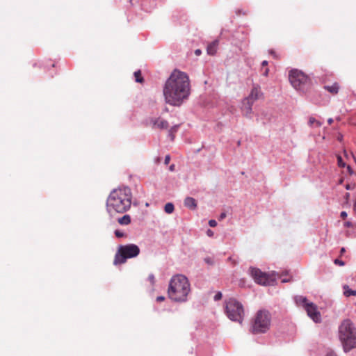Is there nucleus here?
Wrapping results in <instances>:
<instances>
[{
  "instance_id": "1",
  "label": "nucleus",
  "mask_w": 356,
  "mask_h": 356,
  "mask_svg": "<svg viewBox=\"0 0 356 356\" xmlns=\"http://www.w3.org/2000/svg\"><path fill=\"white\" fill-rule=\"evenodd\" d=\"M163 93L166 104L174 106H180L191 93L188 74L179 70H174L165 81Z\"/></svg>"
},
{
  "instance_id": "2",
  "label": "nucleus",
  "mask_w": 356,
  "mask_h": 356,
  "mask_svg": "<svg viewBox=\"0 0 356 356\" xmlns=\"http://www.w3.org/2000/svg\"><path fill=\"white\" fill-rule=\"evenodd\" d=\"M131 204V193L129 188H119L111 191L106 201V209L109 213H124Z\"/></svg>"
},
{
  "instance_id": "3",
  "label": "nucleus",
  "mask_w": 356,
  "mask_h": 356,
  "mask_svg": "<svg viewBox=\"0 0 356 356\" xmlns=\"http://www.w3.org/2000/svg\"><path fill=\"white\" fill-rule=\"evenodd\" d=\"M190 291V284L187 277L183 275H176L170 281L168 295L172 301L185 302Z\"/></svg>"
},
{
  "instance_id": "4",
  "label": "nucleus",
  "mask_w": 356,
  "mask_h": 356,
  "mask_svg": "<svg viewBox=\"0 0 356 356\" xmlns=\"http://www.w3.org/2000/svg\"><path fill=\"white\" fill-rule=\"evenodd\" d=\"M339 339L346 352L356 348V329L349 320H344L339 327Z\"/></svg>"
},
{
  "instance_id": "5",
  "label": "nucleus",
  "mask_w": 356,
  "mask_h": 356,
  "mask_svg": "<svg viewBox=\"0 0 356 356\" xmlns=\"http://www.w3.org/2000/svg\"><path fill=\"white\" fill-rule=\"evenodd\" d=\"M140 252L139 247L134 243L120 245L115 255L113 264L115 265L124 264L128 259L136 257Z\"/></svg>"
},
{
  "instance_id": "6",
  "label": "nucleus",
  "mask_w": 356,
  "mask_h": 356,
  "mask_svg": "<svg viewBox=\"0 0 356 356\" xmlns=\"http://www.w3.org/2000/svg\"><path fill=\"white\" fill-rule=\"evenodd\" d=\"M270 314L266 310H259L256 314L251 327L254 334L265 333L270 326Z\"/></svg>"
},
{
  "instance_id": "7",
  "label": "nucleus",
  "mask_w": 356,
  "mask_h": 356,
  "mask_svg": "<svg viewBox=\"0 0 356 356\" xmlns=\"http://www.w3.org/2000/svg\"><path fill=\"white\" fill-rule=\"evenodd\" d=\"M225 312L228 318L238 323H241L244 316V309L242 304L234 298L226 302Z\"/></svg>"
},
{
  "instance_id": "8",
  "label": "nucleus",
  "mask_w": 356,
  "mask_h": 356,
  "mask_svg": "<svg viewBox=\"0 0 356 356\" xmlns=\"http://www.w3.org/2000/svg\"><path fill=\"white\" fill-rule=\"evenodd\" d=\"M289 79L292 86L298 90H304L310 82L305 74L296 69L290 71Z\"/></svg>"
},
{
  "instance_id": "9",
  "label": "nucleus",
  "mask_w": 356,
  "mask_h": 356,
  "mask_svg": "<svg viewBox=\"0 0 356 356\" xmlns=\"http://www.w3.org/2000/svg\"><path fill=\"white\" fill-rule=\"evenodd\" d=\"M250 273L254 282L260 285H273L275 281L273 275L262 272L257 268H250Z\"/></svg>"
},
{
  "instance_id": "10",
  "label": "nucleus",
  "mask_w": 356,
  "mask_h": 356,
  "mask_svg": "<svg viewBox=\"0 0 356 356\" xmlns=\"http://www.w3.org/2000/svg\"><path fill=\"white\" fill-rule=\"evenodd\" d=\"M307 315L316 323H318L321 320V313L318 312L317 306L312 302H310L305 308Z\"/></svg>"
},
{
  "instance_id": "11",
  "label": "nucleus",
  "mask_w": 356,
  "mask_h": 356,
  "mask_svg": "<svg viewBox=\"0 0 356 356\" xmlns=\"http://www.w3.org/2000/svg\"><path fill=\"white\" fill-rule=\"evenodd\" d=\"M253 104L254 102H251L247 97L242 100L241 110L243 115L249 117L251 115Z\"/></svg>"
},
{
  "instance_id": "12",
  "label": "nucleus",
  "mask_w": 356,
  "mask_h": 356,
  "mask_svg": "<svg viewBox=\"0 0 356 356\" xmlns=\"http://www.w3.org/2000/svg\"><path fill=\"white\" fill-rule=\"evenodd\" d=\"M263 96V93L261 91L260 86L259 85H254L249 95L247 97L251 102H256Z\"/></svg>"
},
{
  "instance_id": "13",
  "label": "nucleus",
  "mask_w": 356,
  "mask_h": 356,
  "mask_svg": "<svg viewBox=\"0 0 356 356\" xmlns=\"http://www.w3.org/2000/svg\"><path fill=\"white\" fill-rule=\"evenodd\" d=\"M150 122L152 124L153 128L166 129L168 127V122L161 118H152Z\"/></svg>"
},
{
  "instance_id": "14",
  "label": "nucleus",
  "mask_w": 356,
  "mask_h": 356,
  "mask_svg": "<svg viewBox=\"0 0 356 356\" xmlns=\"http://www.w3.org/2000/svg\"><path fill=\"white\" fill-rule=\"evenodd\" d=\"M184 206L191 210H195L197 208L196 200L191 197H187L184 202Z\"/></svg>"
},
{
  "instance_id": "15",
  "label": "nucleus",
  "mask_w": 356,
  "mask_h": 356,
  "mask_svg": "<svg viewBox=\"0 0 356 356\" xmlns=\"http://www.w3.org/2000/svg\"><path fill=\"white\" fill-rule=\"evenodd\" d=\"M218 45V41L214 40L212 42H211L207 48V54L209 55H214L217 51V48Z\"/></svg>"
},
{
  "instance_id": "16",
  "label": "nucleus",
  "mask_w": 356,
  "mask_h": 356,
  "mask_svg": "<svg viewBox=\"0 0 356 356\" xmlns=\"http://www.w3.org/2000/svg\"><path fill=\"white\" fill-rule=\"evenodd\" d=\"M324 88L332 95H336L339 90V85L338 83H334L331 86H325Z\"/></svg>"
},
{
  "instance_id": "17",
  "label": "nucleus",
  "mask_w": 356,
  "mask_h": 356,
  "mask_svg": "<svg viewBox=\"0 0 356 356\" xmlns=\"http://www.w3.org/2000/svg\"><path fill=\"white\" fill-rule=\"evenodd\" d=\"M295 300L298 306H302L304 309L310 303L305 297L302 296H296Z\"/></svg>"
},
{
  "instance_id": "18",
  "label": "nucleus",
  "mask_w": 356,
  "mask_h": 356,
  "mask_svg": "<svg viewBox=\"0 0 356 356\" xmlns=\"http://www.w3.org/2000/svg\"><path fill=\"white\" fill-rule=\"evenodd\" d=\"M118 222L121 225H127L131 223V217L129 215H124L122 217L118 218Z\"/></svg>"
},
{
  "instance_id": "19",
  "label": "nucleus",
  "mask_w": 356,
  "mask_h": 356,
  "mask_svg": "<svg viewBox=\"0 0 356 356\" xmlns=\"http://www.w3.org/2000/svg\"><path fill=\"white\" fill-rule=\"evenodd\" d=\"M308 124L312 127H320L322 125V123L314 117H310L309 118Z\"/></svg>"
},
{
  "instance_id": "20",
  "label": "nucleus",
  "mask_w": 356,
  "mask_h": 356,
  "mask_svg": "<svg viewBox=\"0 0 356 356\" xmlns=\"http://www.w3.org/2000/svg\"><path fill=\"white\" fill-rule=\"evenodd\" d=\"M343 294L346 296V297H349L350 296H356V290H352L351 289L349 288L348 286L347 285H345L343 286Z\"/></svg>"
},
{
  "instance_id": "21",
  "label": "nucleus",
  "mask_w": 356,
  "mask_h": 356,
  "mask_svg": "<svg viewBox=\"0 0 356 356\" xmlns=\"http://www.w3.org/2000/svg\"><path fill=\"white\" fill-rule=\"evenodd\" d=\"M134 76H135V80L136 82L140 83H143L144 79H143V77L142 76L140 70H138V71L135 72Z\"/></svg>"
},
{
  "instance_id": "22",
  "label": "nucleus",
  "mask_w": 356,
  "mask_h": 356,
  "mask_svg": "<svg viewBox=\"0 0 356 356\" xmlns=\"http://www.w3.org/2000/svg\"><path fill=\"white\" fill-rule=\"evenodd\" d=\"M175 209L174 205L172 203H167L165 205L164 210L167 213H172Z\"/></svg>"
},
{
  "instance_id": "23",
  "label": "nucleus",
  "mask_w": 356,
  "mask_h": 356,
  "mask_svg": "<svg viewBox=\"0 0 356 356\" xmlns=\"http://www.w3.org/2000/svg\"><path fill=\"white\" fill-rule=\"evenodd\" d=\"M337 161H338L339 166L342 167V168L345 167L346 163L343 161L341 156H337Z\"/></svg>"
},
{
  "instance_id": "24",
  "label": "nucleus",
  "mask_w": 356,
  "mask_h": 356,
  "mask_svg": "<svg viewBox=\"0 0 356 356\" xmlns=\"http://www.w3.org/2000/svg\"><path fill=\"white\" fill-rule=\"evenodd\" d=\"M115 235L118 238H122V237H124L125 236L123 232H122L121 231H120V230H115Z\"/></svg>"
},
{
  "instance_id": "25",
  "label": "nucleus",
  "mask_w": 356,
  "mask_h": 356,
  "mask_svg": "<svg viewBox=\"0 0 356 356\" xmlns=\"http://www.w3.org/2000/svg\"><path fill=\"white\" fill-rule=\"evenodd\" d=\"M209 225L211 227H215L217 225V222L215 220H210L209 221Z\"/></svg>"
},
{
  "instance_id": "26",
  "label": "nucleus",
  "mask_w": 356,
  "mask_h": 356,
  "mask_svg": "<svg viewBox=\"0 0 356 356\" xmlns=\"http://www.w3.org/2000/svg\"><path fill=\"white\" fill-rule=\"evenodd\" d=\"M334 262L335 264H337V265H339L341 266L345 265V263L339 259H336Z\"/></svg>"
},
{
  "instance_id": "27",
  "label": "nucleus",
  "mask_w": 356,
  "mask_h": 356,
  "mask_svg": "<svg viewBox=\"0 0 356 356\" xmlns=\"http://www.w3.org/2000/svg\"><path fill=\"white\" fill-rule=\"evenodd\" d=\"M176 131V127H173L170 130V136L171 137V139L173 140L174 139V133Z\"/></svg>"
},
{
  "instance_id": "28",
  "label": "nucleus",
  "mask_w": 356,
  "mask_h": 356,
  "mask_svg": "<svg viewBox=\"0 0 356 356\" xmlns=\"http://www.w3.org/2000/svg\"><path fill=\"white\" fill-rule=\"evenodd\" d=\"M222 298V293L221 292H218L215 296H214V300H219Z\"/></svg>"
},
{
  "instance_id": "29",
  "label": "nucleus",
  "mask_w": 356,
  "mask_h": 356,
  "mask_svg": "<svg viewBox=\"0 0 356 356\" xmlns=\"http://www.w3.org/2000/svg\"><path fill=\"white\" fill-rule=\"evenodd\" d=\"M170 161V156L169 154L166 155L164 160L165 165H168Z\"/></svg>"
},
{
  "instance_id": "30",
  "label": "nucleus",
  "mask_w": 356,
  "mask_h": 356,
  "mask_svg": "<svg viewBox=\"0 0 356 356\" xmlns=\"http://www.w3.org/2000/svg\"><path fill=\"white\" fill-rule=\"evenodd\" d=\"M269 54L270 55H272L274 58H277V55L276 52L274 50H273V49L270 50L269 51Z\"/></svg>"
},
{
  "instance_id": "31",
  "label": "nucleus",
  "mask_w": 356,
  "mask_h": 356,
  "mask_svg": "<svg viewBox=\"0 0 356 356\" xmlns=\"http://www.w3.org/2000/svg\"><path fill=\"white\" fill-rule=\"evenodd\" d=\"M344 226L346 227H350L353 226L352 223L349 221H347V222H344Z\"/></svg>"
},
{
  "instance_id": "32",
  "label": "nucleus",
  "mask_w": 356,
  "mask_h": 356,
  "mask_svg": "<svg viewBox=\"0 0 356 356\" xmlns=\"http://www.w3.org/2000/svg\"><path fill=\"white\" fill-rule=\"evenodd\" d=\"M341 217L343 219L346 218L347 217V213L346 211H342L341 213Z\"/></svg>"
},
{
  "instance_id": "33",
  "label": "nucleus",
  "mask_w": 356,
  "mask_h": 356,
  "mask_svg": "<svg viewBox=\"0 0 356 356\" xmlns=\"http://www.w3.org/2000/svg\"><path fill=\"white\" fill-rule=\"evenodd\" d=\"M164 299H165V298L163 296H158L156 298V300L158 302H161V301L164 300Z\"/></svg>"
},
{
  "instance_id": "34",
  "label": "nucleus",
  "mask_w": 356,
  "mask_h": 356,
  "mask_svg": "<svg viewBox=\"0 0 356 356\" xmlns=\"http://www.w3.org/2000/svg\"><path fill=\"white\" fill-rule=\"evenodd\" d=\"M201 53H202V51H201V50H200V49H196V50L195 51V54L196 56H200V55L201 54Z\"/></svg>"
},
{
  "instance_id": "35",
  "label": "nucleus",
  "mask_w": 356,
  "mask_h": 356,
  "mask_svg": "<svg viewBox=\"0 0 356 356\" xmlns=\"http://www.w3.org/2000/svg\"><path fill=\"white\" fill-rule=\"evenodd\" d=\"M226 217V213H222L220 215V218L219 219L220 220H222L223 218H225Z\"/></svg>"
},
{
  "instance_id": "36",
  "label": "nucleus",
  "mask_w": 356,
  "mask_h": 356,
  "mask_svg": "<svg viewBox=\"0 0 356 356\" xmlns=\"http://www.w3.org/2000/svg\"><path fill=\"white\" fill-rule=\"evenodd\" d=\"M347 170H348V172H349V174H350V175H352V174H353V170L351 169V168H350V165H348V166H347Z\"/></svg>"
},
{
  "instance_id": "37",
  "label": "nucleus",
  "mask_w": 356,
  "mask_h": 356,
  "mask_svg": "<svg viewBox=\"0 0 356 356\" xmlns=\"http://www.w3.org/2000/svg\"><path fill=\"white\" fill-rule=\"evenodd\" d=\"M268 72H269V70H268V68H266V69H265V70H264V73H263V74H264V76H268Z\"/></svg>"
},
{
  "instance_id": "38",
  "label": "nucleus",
  "mask_w": 356,
  "mask_h": 356,
  "mask_svg": "<svg viewBox=\"0 0 356 356\" xmlns=\"http://www.w3.org/2000/svg\"><path fill=\"white\" fill-rule=\"evenodd\" d=\"M175 165L174 164H172L170 168H169V170L170 171H174L175 170Z\"/></svg>"
},
{
  "instance_id": "39",
  "label": "nucleus",
  "mask_w": 356,
  "mask_h": 356,
  "mask_svg": "<svg viewBox=\"0 0 356 356\" xmlns=\"http://www.w3.org/2000/svg\"><path fill=\"white\" fill-rule=\"evenodd\" d=\"M229 260L232 261L233 265H236V262L235 260H232L231 257L229 258Z\"/></svg>"
},
{
  "instance_id": "40",
  "label": "nucleus",
  "mask_w": 356,
  "mask_h": 356,
  "mask_svg": "<svg viewBox=\"0 0 356 356\" xmlns=\"http://www.w3.org/2000/svg\"><path fill=\"white\" fill-rule=\"evenodd\" d=\"M327 122L329 123V124H331L333 122V119L332 118H329L328 120H327Z\"/></svg>"
},
{
  "instance_id": "41",
  "label": "nucleus",
  "mask_w": 356,
  "mask_h": 356,
  "mask_svg": "<svg viewBox=\"0 0 356 356\" xmlns=\"http://www.w3.org/2000/svg\"><path fill=\"white\" fill-rule=\"evenodd\" d=\"M345 252H346L345 248H342L341 249V251H340L341 254H343Z\"/></svg>"
},
{
  "instance_id": "42",
  "label": "nucleus",
  "mask_w": 356,
  "mask_h": 356,
  "mask_svg": "<svg viewBox=\"0 0 356 356\" xmlns=\"http://www.w3.org/2000/svg\"><path fill=\"white\" fill-rule=\"evenodd\" d=\"M268 65V62L266 60H264L262 62V66H266Z\"/></svg>"
},
{
  "instance_id": "43",
  "label": "nucleus",
  "mask_w": 356,
  "mask_h": 356,
  "mask_svg": "<svg viewBox=\"0 0 356 356\" xmlns=\"http://www.w3.org/2000/svg\"><path fill=\"white\" fill-rule=\"evenodd\" d=\"M327 356H336V355L334 353H331L327 354Z\"/></svg>"
},
{
  "instance_id": "44",
  "label": "nucleus",
  "mask_w": 356,
  "mask_h": 356,
  "mask_svg": "<svg viewBox=\"0 0 356 356\" xmlns=\"http://www.w3.org/2000/svg\"><path fill=\"white\" fill-rule=\"evenodd\" d=\"M205 261H206L207 263H209V262H210V259H205Z\"/></svg>"
}]
</instances>
